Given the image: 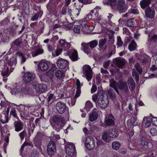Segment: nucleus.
Returning a JSON list of instances; mask_svg holds the SVG:
<instances>
[{"instance_id":"1","label":"nucleus","mask_w":157,"mask_h":157,"mask_svg":"<svg viewBox=\"0 0 157 157\" xmlns=\"http://www.w3.org/2000/svg\"><path fill=\"white\" fill-rule=\"evenodd\" d=\"M92 99L95 102H97L98 106L101 108H106L109 104V97L106 92L103 91L93 95Z\"/></svg>"},{"instance_id":"2","label":"nucleus","mask_w":157,"mask_h":157,"mask_svg":"<svg viewBox=\"0 0 157 157\" xmlns=\"http://www.w3.org/2000/svg\"><path fill=\"white\" fill-rule=\"evenodd\" d=\"M28 88H21L19 85H16L13 87L10 91L12 95H13L17 97L21 98L23 94H27Z\"/></svg>"},{"instance_id":"3","label":"nucleus","mask_w":157,"mask_h":157,"mask_svg":"<svg viewBox=\"0 0 157 157\" xmlns=\"http://www.w3.org/2000/svg\"><path fill=\"white\" fill-rule=\"evenodd\" d=\"M52 121L54 124V128L56 130L59 132L64 124V118L61 117L54 116L52 118Z\"/></svg>"},{"instance_id":"4","label":"nucleus","mask_w":157,"mask_h":157,"mask_svg":"<svg viewBox=\"0 0 157 157\" xmlns=\"http://www.w3.org/2000/svg\"><path fill=\"white\" fill-rule=\"evenodd\" d=\"M100 10L99 7H97L93 10H91L90 13L87 15V17L89 19H93L96 20H100L99 17V11Z\"/></svg>"},{"instance_id":"5","label":"nucleus","mask_w":157,"mask_h":157,"mask_svg":"<svg viewBox=\"0 0 157 157\" xmlns=\"http://www.w3.org/2000/svg\"><path fill=\"white\" fill-rule=\"evenodd\" d=\"M33 86L37 93L43 92L47 90V86L44 84H39L36 82H33Z\"/></svg>"},{"instance_id":"6","label":"nucleus","mask_w":157,"mask_h":157,"mask_svg":"<svg viewBox=\"0 0 157 157\" xmlns=\"http://www.w3.org/2000/svg\"><path fill=\"white\" fill-rule=\"evenodd\" d=\"M118 88L120 89L121 94L127 95L129 93V90L126 82H121L118 85Z\"/></svg>"},{"instance_id":"7","label":"nucleus","mask_w":157,"mask_h":157,"mask_svg":"<svg viewBox=\"0 0 157 157\" xmlns=\"http://www.w3.org/2000/svg\"><path fill=\"white\" fill-rule=\"evenodd\" d=\"M56 109L58 113L63 114L66 110V104L61 101L58 102L56 105Z\"/></svg>"},{"instance_id":"8","label":"nucleus","mask_w":157,"mask_h":157,"mask_svg":"<svg viewBox=\"0 0 157 157\" xmlns=\"http://www.w3.org/2000/svg\"><path fill=\"white\" fill-rule=\"evenodd\" d=\"M84 74L88 81L91 80L92 78L93 74L90 67L88 65H85L83 68Z\"/></svg>"},{"instance_id":"9","label":"nucleus","mask_w":157,"mask_h":157,"mask_svg":"<svg viewBox=\"0 0 157 157\" xmlns=\"http://www.w3.org/2000/svg\"><path fill=\"white\" fill-rule=\"evenodd\" d=\"M56 64L59 68L64 69L68 67L69 62L67 60L59 58L57 61Z\"/></svg>"},{"instance_id":"10","label":"nucleus","mask_w":157,"mask_h":157,"mask_svg":"<svg viewBox=\"0 0 157 157\" xmlns=\"http://www.w3.org/2000/svg\"><path fill=\"white\" fill-rule=\"evenodd\" d=\"M56 145L55 142L52 141H49L47 147V151L48 154L50 155H54L56 151Z\"/></svg>"},{"instance_id":"11","label":"nucleus","mask_w":157,"mask_h":157,"mask_svg":"<svg viewBox=\"0 0 157 157\" xmlns=\"http://www.w3.org/2000/svg\"><path fill=\"white\" fill-rule=\"evenodd\" d=\"M115 118L112 114H107L105 118V123L106 126H113L114 125Z\"/></svg>"},{"instance_id":"12","label":"nucleus","mask_w":157,"mask_h":157,"mask_svg":"<svg viewBox=\"0 0 157 157\" xmlns=\"http://www.w3.org/2000/svg\"><path fill=\"white\" fill-rule=\"evenodd\" d=\"M85 146L89 150L94 148L95 147V143L94 138L91 136H88L86 140Z\"/></svg>"},{"instance_id":"13","label":"nucleus","mask_w":157,"mask_h":157,"mask_svg":"<svg viewBox=\"0 0 157 157\" xmlns=\"http://www.w3.org/2000/svg\"><path fill=\"white\" fill-rule=\"evenodd\" d=\"M35 78L34 74L29 72H26L23 75V80L26 82L28 83L33 80Z\"/></svg>"},{"instance_id":"14","label":"nucleus","mask_w":157,"mask_h":157,"mask_svg":"<svg viewBox=\"0 0 157 157\" xmlns=\"http://www.w3.org/2000/svg\"><path fill=\"white\" fill-rule=\"evenodd\" d=\"M155 13V10L151 7H147L145 11V17L151 19L154 17Z\"/></svg>"},{"instance_id":"15","label":"nucleus","mask_w":157,"mask_h":157,"mask_svg":"<svg viewBox=\"0 0 157 157\" xmlns=\"http://www.w3.org/2000/svg\"><path fill=\"white\" fill-rule=\"evenodd\" d=\"M139 142L140 144L146 149H151L152 148V144L151 142L145 141V137H143L139 140Z\"/></svg>"},{"instance_id":"16","label":"nucleus","mask_w":157,"mask_h":157,"mask_svg":"<svg viewBox=\"0 0 157 157\" xmlns=\"http://www.w3.org/2000/svg\"><path fill=\"white\" fill-rule=\"evenodd\" d=\"M15 130L19 132L22 130L24 127V124L20 120L15 121L14 123Z\"/></svg>"},{"instance_id":"17","label":"nucleus","mask_w":157,"mask_h":157,"mask_svg":"<svg viewBox=\"0 0 157 157\" xmlns=\"http://www.w3.org/2000/svg\"><path fill=\"white\" fill-rule=\"evenodd\" d=\"M75 146L72 144H68L66 147V151L67 154L70 156H72L75 153Z\"/></svg>"},{"instance_id":"18","label":"nucleus","mask_w":157,"mask_h":157,"mask_svg":"<svg viewBox=\"0 0 157 157\" xmlns=\"http://www.w3.org/2000/svg\"><path fill=\"white\" fill-rule=\"evenodd\" d=\"M109 52L106 54L108 57H110L116 52V46L113 44H108Z\"/></svg>"},{"instance_id":"19","label":"nucleus","mask_w":157,"mask_h":157,"mask_svg":"<svg viewBox=\"0 0 157 157\" xmlns=\"http://www.w3.org/2000/svg\"><path fill=\"white\" fill-rule=\"evenodd\" d=\"M117 6V8L120 10H124L127 8L124 0H118Z\"/></svg>"},{"instance_id":"20","label":"nucleus","mask_w":157,"mask_h":157,"mask_svg":"<svg viewBox=\"0 0 157 157\" xmlns=\"http://www.w3.org/2000/svg\"><path fill=\"white\" fill-rule=\"evenodd\" d=\"M96 109H94L92 111V113L90 114L89 119L91 122L95 121L98 117V112L96 111Z\"/></svg>"},{"instance_id":"21","label":"nucleus","mask_w":157,"mask_h":157,"mask_svg":"<svg viewBox=\"0 0 157 157\" xmlns=\"http://www.w3.org/2000/svg\"><path fill=\"white\" fill-rule=\"evenodd\" d=\"M55 76L58 79H61L65 77V71H63L58 70L55 72Z\"/></svg>"},{"instance_id":"22","label":"nucleus","mask_w":157,"mask_h":157,"mask_svg":"<svg viewBox=\"0 0 157 157\" xmlns=\"http://www.w3.org/2000/svg\"><path fill=\"white\" fill-rule=\"evenodd\" d=\"M119 83H117L113 79H111L110 81V86L113 88L115 91L119 95H120V93L117 88V86L118 87V85Z\"/></svg>"},{"instance_id":"23","label":"nucleus","mask_w":157,"mask_h":157,"mask_svg":"<svg viewBox=\"0 0 157 157\" xmlns=\"http://www.w3.org/2000/svg\"><path fill=\"white\" fill-rule=\"evenodd\" d=\"M44 50L40 48H38L31 52L32 56L34 57L42 54L44 53Z\"/></svg>"},{"instance_id":"24","label":"nucleus","mask_w":157,"mask_h":157,"mask_svg":"<svg viewBox=\"0 0 157 157\" xmlns=\"http://www.w3.org/2000/svg\"><path fill=\"white\" fill-rule=\"evenodd\" d=\"M22 41L20 39L18 38L16 39L12 44L11 48L14 49H17L18 47L20 46L22 44Z\"/></svg>"},{"instance_id":"25","label":"nucleus","mask_w":157,"mask_h":157,"mask_svg":"<svg viewBox=\"0 0 157 157\" xmlns=\"http://www.w3.org/2000/svg\"><path fill=\"white\" fill-rule=\"evenodd\" d=\"M38 67L41 70L46 71L48 69V65L46 62H41L39 63Z\"/></svg>"},{"instance_id":"26","label":"nucleus","mask_w":157,"mask_h":157,"mask_svg":"<svg viewBox=\"0 0 157 157\" xmlns=\"http://www.w3.org/2000/svg\"><path fill=\"white\" fill-rule=\"evenodd\" d=\"M152 0H142L140 2V5L143 9L145 8L151 4Z\"/></svg>"},{"instance_id":"27","label":"nucleus","mask_w":157,"mask_h":157,"mask_svg":"<svg viewBox=\"0 0 157 157\" xmlns=\"http://www.w3.org/2000/svg\"><path fill=\"white\" fill-rule=\"evenodd\" d=\"M110 136L112 138H115L118 136V131L115 129H109L108 132Z\"/></svg>"},{"instance_id":"28","label":"nucleus","mask_w":157,"mask_h":157,"mask_svg":"<svg viewBox=\"0 0 157 157\" xmlns=\"http://www.w3.org/2000/svg\"><path fill=\"white\" fill-rule=\"evenodd\" d=\"M81 49L85 52L88 54L90 53V49L89 47V44L88 43H82L81 44Z\"/></svg>"},{"instance_id":"29","label":"nucleus","mask_w":157,"mask_h":157,"mask_svg":"<svg viewBox=\"0 0 157 157\" xmlns=\"http://www.w3.org/2000/svg\"><path fill=\"white\" fill-rule=\"evenodd\" d=\"M127 83L131 90H132L135 87V84L133 79L131 78H128L127 80Z\"/></svg>"},{"instance_id":"30","label":"nucleus","mask_w":157,"mask_h":157,"mask_svg":"<svg viewBox=\"0 0 157 157\" xmlns=\"http://www.w3.org/2000/svg\"><path fill=\"white\" fill-rule=\"evenodd\" d=\"M117 66L119 67H122L125 65V60L124 59H118L116 60Z\"/></svg>"},{"instance_id":"31","label":"nucleus","mask_w":157,"mask_h":157,"mask_svg":"<svg viewBox=\"0 0 157 157\" xmlns=\"http://www.w3.org/2000/svg\"><path fill=\"white\" fill-rule=\"evenodd\" d=\"M109 133L107 132L103 133L102 138L103 140L106 142H109L110 140V136H109Z\"/></svg>"},{"instance_id":"32","label":"nucleus","mask_w":157,"mask_h":157,"mask_svg":"<svg viewBox=\"0 0 157 157\" xmlns=\"http://www.w3.org/2000/svg\"><path fill=\"white\" fill-rule=\"evenodd\" d=\"M70 57L71 60L73 61H75L78 60V55L77 51L76 50H73Z\"/></svg>"},{"instance_id":"33","label":"nucleus","mask_w":157,"mask_h":157,"mask_svg":"<svg viewBox=\"0 0 157 157\" xmlns=\"http://www.w3.org/2000/svg\"><path fill=\"white\" fill-rule=\"evenodd\" d=\"M137 46V44L134 40H132L129 45L128 48L130 51H132L136 49Z\"/></svg>"},{"instance_id":"34","label":"nucleus","mask_w":157,"mask_h":157,"mask_svg":"<svg viewBox=\"0 0 157 157\" xmlns=\"http://www.w3.org/2000/svg\"><path fill=\"white\" fill-rule=\"evenodd\" d=\"M136 23V21L134 19H131L127 21L126 25L129 27H133L135 26Z\"/></svg>"},{"instance_id":"35","label":"nucleus","mask_w":157,"mask_h":157,"mask_svg":"<svg viewBox=\"0 0 157 157\" xmlns=\"http://www.w3.org/2000/svg\"><path fill=\"white\" fill-rule=\"evenodd\" d=\"M120 143L118 141H114L112 143V148L115 150H118L120 148Z\"/></svg>"},{"instance_id":"36","label":"nucleus","mask_w":157,"mask_h":157,"mask_svg":"<svg viewBox=\"0 0 157 157\" xmlns=\"http://www.w3.org/2000/svg\"><path fill=\"white\" fill-rule=\"evenodd\" d=\"M17 63L16 59L14 57H11L10 59V60L9 61V64L12 67V68H14L13 67L15 66Z\"/></svg>"},{"instance_id":"37","label":"nucleus","mask_w":157,"mask_h":157,"mask_svg":"<svg viewBox=\"0 0 157 157\" xmlns=\"http://www.w3.org/2000/svg\"><path fill=\"white\" fill-rule=\"evenodd\" d=\"M148 56L147 55L142 56L140 59V61L142 64L146 63L148 62Z\"/></svg>"},{"instance_id":"38","label":"nucleus","mask_w":157,"mask_h":157,"mask_svg":"<svg viewBox=\"0 0 157 157\" xmlns=\"http://www.w3.org/2000/svg\"><path fill=\"white\" fill-rule=\"evenodd\" d=\"M91 48H95L98 44V42L97 40H94L88 43Z\"/></svg>"},{"instance_id":"39","label":"nucleus","mask_w":157,"mask_h":157,"mask_svg":"<svg viewBox=\"0 0 157 157\" xmlns=\"http://www.w3.org/2000/svg\"><path fill=\"white\" fill-rule=\"evenodd\" d=\"M9 71L8 67L5 68L2 71L1 74L3 77H7L9 74Z\"/></svg>"},{"instance_id":"40","label":"nucleus","mask_w":157,"mask_h":157,"mask_svg":"<svg viewBox=\"0 0 157 157\" xmlns=\"http://www.w3.org/2000/svg\"><path fill=\"white\" fill-rule=\"evenodd\" d=\"M106 39L105 38H104L100 39L99 40V47L100 48H102L103 46L106 43Z\"/></svg>"},{"instance_id":"41","label":"nucleus","mask_w":157,"mask_h":157,"mask_svg":"<svg viewBox=\"0 0 157 157\" xmlns=\"http://www.w3.org/2000/svg\"><path fill=\"white\" fill-rule=\"evenodd\" d=\"M107 4L111 6H115L117 4L116 0H106Z\"/></svg>"},{"instance_id":"42","label":"nucleus","mask_w":157,"mask_h":157,"mask_svg":"<svg viewBox=\"0 0 157 157\" xmlns=\"http://www.w3.org/2000/svg\"><path fill=\"white\" fill-rule=\"evenodd\" d=\"M92 107L93 104L90 101H88L86 102L85 108L87 110H89Z\"/></svg>"},{"instance_id":"43","label":"nucleus","mask_w":157,"mask_h":157,"mask_svg":"<svg viewBox=\"0 0 157 157\" xmlns=\"http://www.w3.org/2000/svg\"><path fill=\"white\" fill-rule=\"evenodd\" d=\"M47 101L49 102L52 100L54 99L56 97L53 94L49 93L47 95Z\"/></svg>"},{"instance_id":"44","label":"nucleus","mask_w":157,"mask_h":157,"mask_svg":"<svg viewBox=\"0 0 157 157\" xmlns=\"http://www.w3.org/2000/svg\"><path fill=\"white\" fill-rule=\"evenodd\" d=\"M123 42L121 37L120 36H117V47L122 46Z\"/></svg>"},{"instance_id":"45","label":"nucleus","mask_w":157,"mask_h":157,"mask_svg":"<svg viewBox=\"0 0 157 157\" xmlns=\"http://www.w3.org/2000/svg\"><path fill=\"white\" fill-rule=\"evenodd\" d=\"M27 135V132L25 130H24L19 134V136L21 140H23L24 137Z\"/></svg>"},{"instance_id":"46","label":"nucleus","mask_w":157,"mask_h":157,"mask_svg":"<svg viewBox=\"0 0 157 157\" xmlns=\"http://www.w3.org/2000/svg\"><path fill=\"white\" fill-rule=\"evenodd\" d=\"M152 121L151 118H147L145 123V127H149L151 124V123H152Z\"/></svg>"},{"instance_id":"47","label":"nucleus","mask_w":157,"mask_h":157,"mask_svg":"<svg viewBox=\"0 0 157 157\" xmlns=\"http://www.w3.org/2000/svg\"><path fill=\"white\" fill-rule=\"evenodd\" d=\"M135 68L137 71L140 74H141L142 72V70L141 67L140 66V64L138 63H137L135 65Z\"/></svg>"},{"instance_id":"48","label":"nucleus","mask_w":157,"mask_h":157,"mask_svg":"<svg viewBox=\"0 0 157 157\" xmlns=\"http://www.w3.org/2000/svg\"><path fill=\"white\" fill-rule=\"evenodd\" d=\"M10 115L13 116L14 117L18 119L17 114L16 113V111L15 109H12L11 110Z\"/></svg>"},{"instance_id":"49","label":"nucleus","mask_w":157,"mask_h":157,"mask_svg":"<svg viewBox=\"0 0 157 157\" xmlns=\"http://www.w3.org/2000/svg\"><path fill=\"white\" fill-rule=\"evenodd\" d=\"M76 98H75L74 97L73 98H70V100H68V103L69 105H71V106L74 105L75 103V100Z\"/></svg>"},{"instance_id":"50","label":"nucleus","mask_w":157,"mask_h":157,"mask_svg":"<svg viewBox=\"0 0 157 157\" xmlns=\"http://www.w3.org/2000/svg\"><path fill=\"white\" fill-rule=\"evenodd\" d=\"M39 153L36 151L33 150L32 152L29 157H38Z\"/></svg>"},{"instance_id":"51","label":"nucleus","mask_w":157,"mask_h":157,"mask_svg":"<svg viewBox=\"0 0 157 157\" xmlns=\"http://www.w3.org/2000/svg\"><path fill=\"white\" fill-rule=\"evenodd\" d=\"M98 127L95 125H92L90 126V130L91 131L95 132L98 130Z\"/></svg>"},{"instance_id":"52","label":"nucleus","mask_w":157,"mask_h":157,"mask_svg":"<svg viewBox=\"0 0 157 157\" xmlns=\"http://www.w3.org/2000/svg\"><path fill=\"white\" fill-rule=\"evenodd\" d=\"M80 27L79 25H76L74 27V32L76 33H80Z\"/></svg>"},{"instance_id":"53","label":"nucleus","mask_w":157,"mask_h":157,"mask_svg":"<svg viewBox=\"0 0 157 157\" xmlns=\"http://www.w3.org/2000/svg\"><path fill=\"white\" fill-rule=\"evenodd\" d=\"M39 13H38L35 14L33 17L31 18V20L33 21L37 20L39 17Z\"/></svg>"},{"instance_id":"54","label":"nucleus","mask_w":157,"mask_h":157,"mask_svg":"<svg viewBox=\"0 0 157 157\" xmlns=\"http://www.w3.org/2000/svg\"><path fill=\"white\" fill-rule=\"evenodd\" d=\"M81 89H77L76 91V94L74 97L75 98H78L80 95L81 94Z\"/></svg>"},{"instance_id":"55","label":"nucleus","mask_w":157,"mask_h":157,"mask_svg":"<svg viewBox=\"0 0 157 157\" xmlns=\"http://www.w3.org/2000/svg\"><path fill=\"white\" fill-rule=\"evenodd\" d=\"M109 40L108 44H113L114 41L113 36L109 35Z\"/></svg>"},{"instance_id":"56","label":"nucleus","mask_w":157,"mask_h":157,"mask_svg":"<svg viewBox=\"0 0 157 157\" xmlns=\"http://www.w3.org/2000/svg\"><path fill=\"white\" fill-rule=\"evenodd\" d=\"M151 134L152 136H155L157 135V131L155 128H153L151 129L150 130Z\"/></svg>"},{"instance_id":"57","label":"nucleus","mask_w":157,"mask_h":157,"mask_svg":"<svg viewBox=\"0 0 157 157\" xmlns=\"http://www.w3.org/2000/svg\"><path fill=\"white\" fill-rule=\"evenodd\" d=\"M130 12L134 14H138L139 13V11L136 8L131 9L130 11Z\"/></svg>"},{"instance_id":"58","label":"nucleus","mask_w":157,"mask_h":157,"mask_svg":"<svg viewBox=\"0 0 157 157\" xmlns=\"http://www.w3.org/2000/svg\"><path fill=\"white\" fill-rule=\"evenodd\" d=\"M66 41L64 40H59V45L61 47L63 48L65 47V44Z\"/></svg>"},{"instance_id":"59","label":"nucleus","mask_w":157,"mask_h":157,"mask_svg":"<svg viewBox=\"0 0 157 157\" xmlns=\"http://www.w3.org/2000/svg\"><path fill=\"white\" fill-rule=\"evenodd\" d=\"M108 94L112 100H115L116 99V95L115 93H111Z\"/></svg>"},{"instance_id":"60","label":"nucleus","mask_w":157,"mask_h":157,"mask_svg":"<svg viewBox=\"0 0 157 157\" xmlns=\"http://www.w3.org/2000/svg\"><path fill=\"white\" fill-rule=\"evenodd\" d=\"M109 61L108 60L105 61L103 63V67L107 69L109 67Z\"/></svg>"},{"instance_id":"61","label":"nucleus","mask_w":157,"mask_h":157,"mask_svg":"<svg viewBox=\"0 0 157 157\" xmlns=\"http://www.w3.org/2000/svg\"><path fill=\"white\" fill-rule=\"evenodd\" d=\"M62 52V49L61 48H57L55 52L56 56H59Z\"/></svg>"},{"instance_id":"62","label":"nucleus","mask_w":157,"mask_h":157,"mask_svg":"<svg viewBox=\"0 0 157 157\" xmlns=\"http://www.w3.org/2000/svg\"><path fill=\"white\" fill-rule=\"evenodd\" d=\"M123 33L124 34H125L128 35H129V34L130 33L128 30L126 28H124L123 29Z\"/></svg>"},{"instance_id":"63","label":"nucleus","mask_w":157,"mask_h":157,"mask_svg":"<svg viewBox=\"0 0 157 157\" xmlns=\"http://www.w3.org/2000/svg\"><path fill=\"white\" fill-rule=\"evenodd\" d=\"M82 29L83 31L85 32H86V31H88L90 28L87 25H85L82 27Z\"/></svg>"},{"instance_id":"64","label":"nucleus","mask_w":157,"mask_h":157,"mask_svg":"<svg viewBox=\"0 0 157 157\" xmlns=\"http://www.w3.org/2000/svg\"><path fill=\"white\" fill-rule=\"evenodd\" d=\"M152 121V122L153 124L155 126H157V118L154 117L152 119L151 118Z\"/></svg>"}]
</instances>
